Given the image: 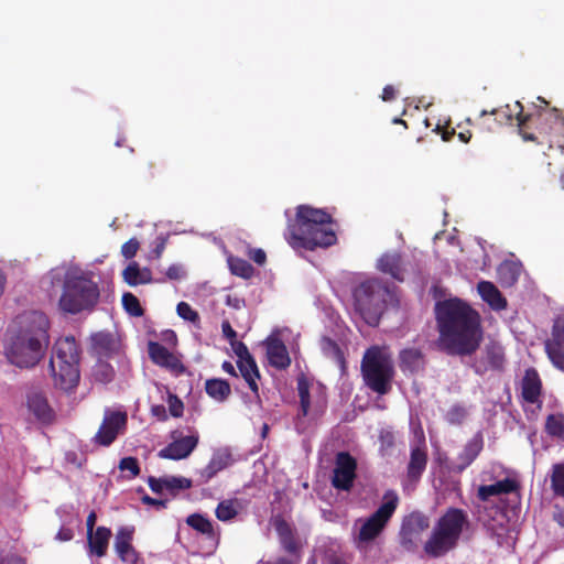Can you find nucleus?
<instances>
[{"mask_svg": "<svg viewBox=\"0 0 564 564\" xmlns=\"http://www.w3.org/2000/svg\"><path fill=\"white\" fill-rule=\"evenodd\" d=\"M118 349V343L112 334L99 332L91 336V351L97 359H108Z\"/></svg>", "mask_w": 564, "mask_h": 564, "instance_id": "18", "label": "nucleus"}, {"mask_svg": "<svg viewBox=\"0 0 564 564\" xmlns=\"http://www.w3.org/2000/svg\"><path fill=\"white\" fill-rule=\"evenodd\" d=\"M491 115H497L498 120L505 119L511 122L513 119L518 121L519 133L524 141H536L538 138L534 133L528 132L527 129L530 123L541 124L539 132L545 135L561 134L564 129V117L558 109L538 110L536 113H523V106L520 101H516L513 108L510 105L499 109L492 110Z\"/></svg>", "mask_w": 564, "mask_h": 564, "instance_id": "5", "label": "nucleus"}, {"mask_svg": "<svg viewBox=\"0 0 564 564\" xmlns=\"http://www.w3.org/2000/svg\"><path fill=\"white\" fill-rule=\"evenodd\" d=\"M395 95H397L395 88L392 85H387L382 89L381 98L383 101H391L395 98Z\"/></svg>", "mask_w": 564, "mask_h": 564, "instance_id": "60", "label": "nucleus"}, {"mask_svg": "<svg viewBox=\"0 0 564 564\" xmlns=\"http://www.w3.org/2000/svg\"><path fill=\"white\" fill-rule=\"evenodd\" d=\"M429 527L430 519L423 512L414 511L404 517L400 530L401 545L408 551H412L416 546L421 534Z\"/></svg>", "mask_w": 564, "mask_h": 564, "instance_id": "14", "label": "nucleus"}, {"mask_svg": "<svg viewBox=\"0 0 564 564\" xmlns=\"http://www.w3.org/2000/svg\"><path fill=\"white\" fill-rule=\"evenodd\" d=\"M50 321L40 311L17 315L4 333L2 350L7 360L21 369L35 367L50 345Z\"/></svg>", "mask_w": 564, "mask_h": 564, "instance_id": "2", "label": "nucleus"}, {"mask_svg": "<svg viewBox=\"0 0 564 564\" xmlns=\"http://www.w3.org/2000/svg\"><path fill=\"white\" fill-rule=\"evenodd\" d=\"M550 481L554 496L564 498V463L552 466Z\"/></svg>", "mask_w": 564, "mask_h": 564, "instance_id": "39", "label": "nucleus"}, {"mask_svg": "<svg viewBox=\"0 0 564 564\" xmlns=\"http://www.w3.org/2000/svg\"><path fill=\"white\" fill-rule=\"evenodd\" d=\"M518 482L514 479L511 478H505L502 480H499L492 485H482L479 486L477 491V497L481 501L489 500L490 497L494 496H500V495H508L518 489Z\"/></svg>", "mask_w": 564, "mask_h": 564, "instance_id": "25", "label": "nucleus"}, {"mask_svg": "<svg viewBox=\"0 0 564 564\" xmlns=\"http://www.w3.org/2000/svg\"><path fill=\"white\" fill-rule=\"evenodd\" d=\"M237 367L251 392L256 397H259V386L257 381L260 379L261 376L254 358L237 360Z\"/></svg>", "mask_w": 564, "mask_h": 564, "instance_id": "29", "label": "nucleus"}, {"mask_svg": "<svg viewBox=\"0 0 564 564\" xmlns=\"http://www.w3.org/2000/svg\"><path fill=\"white\" fill-rule=\"evenodd\" d=\"M230 462V456L227 454H214L209 463L202 468L198 474L200 482L206 484L214 478L219 471L224 470Z\"/></svg>", "mask_w": 564, "mask_h": 564, "instance_id": "30", "label": "nucleus"}, {"mask_svg": "<svg viewBox=\"0 0 564 564\" xmlns=\"http://www.w3.org/2000/svg\"><path fill=\"white\" fill-rule=\"evenodd\" d=\"M477 290L482 301L486 302L492 310L501 311L507 307V300L492 282L480 281L477 285Z\"/></svg>", "mask_w": 564, "mask_h": 564, "instance_id": "23", "label": "nucleus"}, {"mask_svg": "<svg viewBox=\"0 0 564 564\" xmlns=\"http://www.w3.org/2000/svg\"><path fill=\"white\" fill-rule=\"evenodd\" d=\"M392 296L390 289L379 279H368L352 291L355 308L370 326L379 324L387 302Z\"/></svg>", "mask_w": 564, "mask_h": 564, "instance_id": "8", "label": "nucleus"}, {"mask_svg": "<svg viewBox=\"0 0 564 564\" xmlns=\"http://www.w3.org/2000/svg\"><path fill=\"white\" fill-rule=\"evenodd\" d=\"M357 460L348 452H338L335 456L332 485L343 491H349L356 479Z\"/></svg>", "mask_w": 564, "mask_h": 564, "instance_id": "13", "label": "nucleus"}, {"mask_svg": "<svg viewBox=\"0 0 564 564\" xmlns=\"http://www.w3.org/2000/svg\"><path fill=\"white\" fill-rule=\"evenodd\" d=\"M99 296V286L96 282L84 274L67 273L58 306L63 312L75 315L83 311H91Z\"/></svg>", "mask_w": 564, "mask_h": 564, "instance_id": "7", "label": "nucleus"}, {"mask_svg": "<svg viewBox=\"0 0 564 564\" xmlns=\"http://www.w3.org/2000/svg\"><path fill=\"white\" fill-rule=\"evenodd\" d=\"M111 538V530L106 527H98L96 531L87 534V542L89 552L98 557L106 555L108 550L109 540Z\"/></svg>", "mask_w": 564, "mask_h": 564, "instance_id": "26", "label": "nucleus"}, {"mask_svg": "<svg viewBox=\"0 0 564 564\" xmlns=\"http://www.w3.org/2000/svg\"><path fill=\"white\" fill-rule=\"evenodd\" d=\"M227 261L231 274L246 280H249L253 276L254 268L247 260L239 257L229 256Z\"/></svg>", "mask_w": 564, "mask_h": 564, "instance_id": "35", "label": "nucleus"}, {"mask_svg": "<svg viewBox=\"0 0 564 564\" xmlns=\"http://www.w3.org/2000/svg\"><path fill=\"white\" fill-rule=\"evenodd\" d=\"M239 509L240 503L238 499H226L217 505L215 514L219 521L227 522L237 517Z\"/></svg>", "mask_w": 564, "mask_h": 564, "instance_id": "34", "label": "nucleus"}, {"mask_svg": "<svg viewBox=\"0 0 564 564\" xmlns=\"http://www.w3.org/2000/svg\"><path fill=\"white\" fill-rule=\"evenodd\" d=\"M498 273L503 282L511 285L518 280L520 268L513 262H505L499 267Z\"/></svg>", "mask_w": 564, "mask_h": 564, "instance_id": "43", "label": "nucleus"}, {"mask_svg": "<svg viewBox=\"0 0 564 564\" xmlns=\"http://www.w3.org/2000/svg\"><path fill=\"white\" fill-rule=\"evenodd\" d=\"M169 412L173 417H181L184 412L183 401L173 393L167 395Z\"/></svg>", "mask_w": 564, "mask_h": 564, "instance_id": "49", "label": "nucleus"}, {"mask_svg": "<svg viewBox=\"0 0 564 564\" xmlns=\"http://www.w3.org/2000/svg\"><path fill=\"white\" fill-rule=\"evenodd\" d=\"M205 391L217 402L226 401L231 394V388L227 380L213 378L207 379L205 382Z\"/></svg>", "mask_w": 564, "mask_h": 564, "instance_id": "33", "label": "nucleus"}, {"mask_svg": "<svg viewBox=\"0 0 564 564\" xmlns=\"http://www.w3.org/2000/svg\"><path fill=\"white\" fill-rule=\"evenodd\" d=\"M97 516L95 511H91L86 519L87 534L94 531Z\"/></svg>", "mask_w": 564, "mask_h": 564, "instance_id": "63", "label": "nucleus"}, {"mask_svg": "<svg viewBox=\"0 0 564 564\" xmlns=\"http://www.w3.org/2000/svg\"><path fill=\"white\" fill-rule=\"evenodd\" d=\"M435 130L438 133H441V137H442L443 141H449L455 135V130L454 129L448 130L446 128H442L441 126H437Z\"/></svg>", "mask_w": 564, "mask_h": 564, "instance_id": "61", "label": "nucleus"}, {"mask_svg": "<svg viewBox=\"0 0 564 564\" xmlns=\"http://www.w3.org/2000/svg\"><path fill=\"white\" fill-rule=\"evenodd\" d=\"M164 487L172 495H176L180 490L189 489L192 480L181 476H165Z\"/></svg>", "mask_w": 564, "mask_h": 564, "instance_id": "41", "label": "nucleus"}, {"mask_svg": "<svg viewBox=\"0 0 564 564\" xmlns=\"http://www.w3.org/2000/svg\"><path fill=\"white\" fill-rule=\"evenodd\" d=\"M149 356L155 365L170 369L175 373H183L185 371V367L180 358L162 344L151 341L149 344Z\"/></svg>", "mask_w": 564, "mask_h": 564, "instance_id": "16", "label": "nucleus"}, {"mask_svg": "<svg viewBox=\"0 0 564 564\" xmlns=\"http://www.w3.org/2000/svg\"><path fill=\"white\" fill-rule=\"evenodd\" d=\"M377 269L384 274H389L397 281H404L403 260L398 252L383 253L378 260Z\"/></svg>", "mask_w": 564, "mask_h": 564, "instance_id": "20", "label": "nucleus"}, {"mask_svg": "<svg viewBox=\"0 0 564 564\" xmlns=\"http://www.w3.org/2000/svg\"><path fill=\"white\" fill-rule=\"evenodd\" d=\"M545 431L556 437H564V415L550 414L546 417Z\"/></svg>", "mask_w": 564, "mask_h": 564, "instance_id": "42", "label": "nucleus"}, {"mask_svg": "<svg viewBox=\"0 0 564 564\" xmlns=\"http://www.w3.org/2000/svg\"><path fill=\"white\" fill-rule=\"evenodd\" d=\"M186 523L194 530L207 535L208 538H214L215 535L213 523L209 521V519L199 513H193L188 516Z\"/></svg>", "mask_w": 564, "mask_h": 564, "instance_id": "38", "label": "nucleus"}, {"mask_svg": "<svg viewBox=\"0 0 564 564\" xmlns=\"http://www.w3.org/2000/svg\"><path fill=\"white\" fill-rule=\"evenodd\" d=\"M0 564H26L25 560L18 555H9L1 560Z\"/></svg>", "mask_w": 564, "mask_h": 564, "instance_id": "62", "label": "nucleus"}, {"mask_svg": "<svg viewBox=\"0 0 564 564\" xmlns=\"http://www.w3.org/2000/svg\"><path fill=\"white\" fill-rule=\"evenodd\" d=\"M275 531L278 533L282 549L291 554L297 555L301 550V544L297 541L291 525L283 519L275 521Z\"/></svg>", "mask_w": 564, "mask_h": 564, "instance_id": "24", "label": "nucleus"}, {"mask_svg": "<svg viewBox=\"0 0 564 564\" xmlns=\"http://www.w3.org/2000/svg\"><path fill=\"white\" fill-rule=\"evenodd\" d=\"M91 376L96 382L109 383L115 378L113 367L105 359H97V362L93 367Z\"/></svg>", "mask_w": 564, "mask_h": 564, "instance_id": "36", "label": "nucleus"}, {"mask_svg": "<svg viewBox=\"0 0 564 564\" xmlns=\"http://www.w3.org/2000/svg\"><path fill=\"white\" fill-rule=\"evenodd\" d=\"M323 349L327 355H332L336 361L344 364V354L336 341L329 338L324 339Z\"/></svg>", "mask_w": 564, "mask_h": 564, "instance_id": "48", "label": "nucleus"}, {"mask_svg": "<svg viewBox=\"0 0 564 564\" xmlns=\"http://www.w3.org/2000/svg\"><path fill=\"white\" fill-rule=\"evenodd\" d=\"M134 528L133 527H122L117 531L116 540H115V550L120 557L121 561H128L127 556L130 552H133L132 547V539H133Z\"/></svg>", "mask_w": 564, "mask_h": 564, "instance_id": "31", "label": "nucleus"}, {"mask_svg": "<svg viewBox=\"0 0 564 564\" xmlns=\"http://www.w3.org/2000/svg\"><path fill=\"white\" fill-rule=\"evenodd\" d=\"M28 408L37 420L44 423L51 422L54 417V412L42 393L33 392L29 394Z\"/></svg>", "mask_w": 564, "mask_h": 564, "instance_id": "27", "label": "nucleus"}, {"mask_svg": "<svg viewBox=\"0 0 564 564\" xmlns=\"http://www.w3.org/2000/svg\"><path fill=\"white\" fill-rule=\"evenodd\" d=\"M166 276L169 280L177 281L184 278L185 271L180 264H172L166 270Z\"/></svg>", "mask_w": 564, "mask_h": 564, "instance_id": "52", "label": "nucleus"}, {"mask_svg": "<svg viewBox=\"0 0 564 564\" xmlns=\"http://www.w3.org/2000/svg\"><path fill=\"white\" fill-rule=\"evenodd\" d=\"M544 351L553 367L564 371V314L553 318L550 336L544 340Z\"/></svg>", "mask_w": 564, "mask_h": 564, "instance_id": "12", "label": "nucleus"}, {"mask_svg": "<svg viewBox=\"0 0 564 564\" xmlns=\"http://www.w3.org/2000/svg\"><path fill=\"white\" fill-rule=\"evenodd\" d=\"M466 416V409L459 404L453 405L446 413V420L451 424H460Z\"/></svg>", "mask_w": 564, "mask_h": 564, "instance_id": "47", "label": "nucleus"}, {"mask_svg": "<svg viewBox=\"0 0 564 564\" xmlns=\"http://www.w3.org/2000/svg\"><path fill=\"white\" fill-rule=\"evenodd\" d=\"M399 505V497L394 490H388L383 495L382 505L366 520L361 521L359 531L355 538L358 549L366 547L375 541L386 529Z\"/></svg>", "mask_w": 564, "mask_h": 564, "instance_id": "10", "label": "nucleus"}, {"mask_svg": "<svg viewBox=\"0 0 564 564\" xmlns=\"http://www.w3.org/2000/svg\"><path fill=\"white\" fill-rule=\"evenodd\" d=\"M79 350L74 337H64L56 340L50 360V369L54 384L64 391H72L77 387L79 373Z\"/></svg>", "mask_w": 564, "mask_h": 564, "instance_id": "6", "label": "nucleus"}, {"mask_svg": "<svg viewBox=\"0 0 564 564\" xmlns=\"http://www.w3.org/2000/svg\"><path fill=\"white\" fill-rule=\"evenodd\" d=\"M173 440L165 447L160 449L158 456L164 459L180 460L188 457L196 448L199 436L196 432L187 436H182L181 432L175 430L171 433Z\"/></svg>", "mask_w": 564, "mask_h": 564, "instance_id": "15", "label": "nucleus"}, {"mask_svg": "<svg viewBox=\"0 0 564 564\" xmlns=\"http://www.w3.org/2000/svg\"><path fill=\"white\" fill-rule=\"evenodd\" d=\"M361 375L365 384L373 392L383 395L390 392L394 377L393 361L379 346L368 348L361 360Z\"/></svg>", "mask_w": 564, "mask_h": 564, "instance_id": "9", "label": "nucleus"}, {"mask_svg": "<svg viewBox=\"0 0 564 564\" xmlns=\"http://www.w3.org/2000/svg\"><path fill=\"white\" fill-rule=\"evenodd\" d=\"M119 469L121 471H129L130 473L129 478H135L137 476L140 475V471H141L139 460H138V458H135L133 456L123 457L119 462Z\"/></svg>", "mask_w": 564, "mask_h": 564, "instance_id": "45", "label": "nucleus"}, {"mask_svg": "<svg viewBox=\"0 0 564 564\" xmlns=\"http://www.w3.org/2000/svg\"><path fill=\"white\" fill-rule=\"evenodd\" d=\"M148 485L154 494L161 495L163 492V490L165 489L164 477L156 478V477L150 476L148 478Z\"/></svg>", "mask_w": 564, "mask_h": 564, "instance_id": "53", "label": "nucleus"}, {"mask_svg": "<svg viewBox=\"0 0 564 564\" xmlns=\"http://www.w3.org/2000/svg\"><path fill=\"white\" fill-rule=\"evenodd\" d=\"M440 344L452 356H470L480 346L482 329L479 313L467 302L454 297L435 304Z\"/></svg>", "mask_w": 564, "mask_h": 564, "instance_id": "1", "label": "nucleus"}, {"mask_svg": "<svg viewBox=\"0 0 564 564\" xmlns=\"http://www.w3.org/2000/svg\"><path fill=\"white\" fill-rule=\"evenodd\" d=\"M486 360L494 370H502L505 366V351L500 345L490 344L486 347Z\"/></svg>", "mask_w": 564, "mask_h": 564, "instance_id": "37", "label": "nucleus"}, {"mask_svg": "<svg viewBox=\"0 0 564 564\" xmlns=\"http://www.w3.org/2000/svg\"><path fill=\"white\" fill-rule=\"evenodd\" d=\"M140 243L135 238H131L127 242H124L121 247V254L126 259H132L138 250H139Z\"/></svg>", "mask_w": 564, "mask_h": 564, "instance_id": "50", "label": "nucleus"}, {"mask_svg": "<svg viewBox=\"0 0 564 564\" xmlns=\"http://www.w3.org/2000/svg\"><path fill=\"white\" fill-rule=\"evenodd\" d=\"M176 312L178 316L185 321H188L193 324L199 322L198 313L192 308V306L186 302H180L176 306Z\"/></svg>", "mask_w": 564, "mask_h": 564, "instance_id": "46", "label": "nucleus"}, {"mask_svg": "<svg viewBox=\"0 0 564 564\" xmlns=\"http://www.w3.org/2000/svg\"><path fill=\"white\" fill-rule=\"evenodd\" d=\"M521 394L525 402L536 403L542 393V381L539 372L534 368H528L524 372L521 383Z\"/></svg>", "mask_w": 564, "mask_h": 564, "instance_id": "17", "label": "nucleus"}, {"mask_svg": "<svg viewBox=\"0 0 564 564\" xmlns=\"http://www.w3.org/2000/svg\"><path fill=\"white\" fill-rule=\"evenodd\" d=\"M74 538V532L69 528H61L56 534V539L62 542L70 541Z\"/></svg>", "mask_w": 564, "mask_h": 564, "instance_id": "59", "label": "nucleus"}, {"mask_svg": "<svg viewBox=\"0 0 564 564\" xmlns=\"http://www.w3.org/2000/svg\"><path fill=\"white\" fill-rule=\"evenodd\" d=\"M465 510L451 507L435 522L430 538L424 543V552L433 558L442 557L455 550L463 532L469 528Z\"/></svg>", "mask_w": 564, "mask_h": 564, "instance_id": "4", "label": "nucleus"}, {"mask_svg": "<svg viewBox=\"0 0 564 564\" xmlns=\"http://www.w3.org/2000/svg\"><path fill=\"white\" fill-rule=\"evenodd\" d=\"M123 310L133 317H141L144 315V310L140 304L139 299L131 292H124L121 297Z\"/></svg>", "mask_w": 564, "mask_h": 564, "instance_id": "40", "label": "nucleus"}, {"mask_svg": "<svg viewBox=\"0 0 564 564\" xmlns=\"http://www.w3.org/2000/svg\"><path fill=\"white\" fill-rule=\"evenodd\" d=\"M267 356L269 364L279 369H286L291 365L286 346L279 338H269L267 340Z\"/></svg>", "mask_w": 564, "mask_h": 564, "instance_id": "19", "label": "nucleus"}, {"mask_svg": "<svg viewBox=\"0 0 564 564\" xmlns=\"http://www.w3.org/2000/svg\"><path fill=\"white\" fill-rule=\"evenodd\" d=\"M399 367L402 372L417 373L425 367V357L417 348H405L400 351Z\"/></svg>", "mask_w": 564, "mask_h": 564, "instance_id": "22", "label": "nucleus"}, {"mask_svg": "<svg viewBox=\"0 0 564 564\" xmlns=\"http://www.w3.org/2000/svg\"><path fill=\"white\" fill-rule=\"evenodd\" d=\"M332 223L333 218L326 210L300 205L294 223L288 227L285 238L293 248H327L337 242V236L329 227Z\"/></svg>", "mask_w": 564, "mask_h": 564, "instance_id": "3", "label": "nucleus"}, {"mask_svg": "<svg viewBox=\"0 0 564 564\" xmlns=\"http://www.w3.org/2000/svg\"><path fill=\"white\" fill-rule=\"evenodd\" d=\"M141 500L143 503L149 505V506H154L158 509L166 508V503H167L166 500L155 499L148 495H144Z\"/></svg>", "mask_w": 564, "mask_h": 564, "instance_id": "58", "label": "nucleus"}, {"mask_svg": "<svg viewBox=\"0 0 564 564\" xmlns=\"http://www.w3.org/2000/svg\"><path fill=\"white\" fill-rule=\"evenodd\" d=\"M554 520L564 528V506L558 508L553 516Z\"/></svg>", "mask_w": 564, "mask_h": 564, "instance_id": "64", "label": "nucleus"}, {"mask_svg": "<svg viewBox=\"0 0 564 564\" xmlns=\"http://www.w3.org/2000/svg\"><path fill=\"white\" fill-rule=\"evenodd\" d=\"M249 258L259 265H263L267 261V254L263 249H250L248 252Z\"/></svg>", "mask_w": 564, "mask_h": 564, "instance_id": "54", "label": "nucleus"}, {"mask_svg": "<svg viewBox=\"0 0 564 564\" xmlns=\"http://www.w3.org/2000/svg\"><path fill=\"white\" fill-rule=\"evenodd\" d=\"M128 423V415L123 411L107 409L104 420L96 433L94 441L101 446L111 445L119 434L123 433Z\"/></svg>", "mask_w": 564, "mask_h": 564, "instance_id": "11", "label": "nucleus"}, {"mask_svg": "<svg viewBox=\"0 0 564 564\" xmlns=\"http://www.w3.org/2000/svg\"><path fill=\"white\" fill-rule=\"evenodd\" d=\"M122 279L129 286L149 284L152 282V272L149 268H140L138 262H130L122 271Z\"/></svg>", "mask_w": 564, "mask_h": 564, "instance_id": "28", "label": "nucleus"}, {"mask_svg": "<svg viewBox=\"0 0 564 564\" xmlns=\"http://www.w3.org/2000/svg\"><path fill=\"white\" fill-rule=\"evenodd\" d=\"M324 564H344L343 557L334 551L325 552L323 556Z\"/></svg>", "mask_w": 564, "mask_h": 564, "instance_id": "57", "label": "nucleus"}, {"mask_svg": "<svg viewBox=\"0 0 564 564\" xmlns=\"http://www.w3.org/2000/svg\"><path fill=\"white\" fill-rule=\"evenodd\" d=\"M230 345L232 346V349H234L235 354L237 355L238 360L253 358L251 356V354L249 352V349L245 343L236 340V341L231 343Z\"/></svg>", "mask_w": 564, "mask_h": 564, "instance_id": "51", "label": "nucleus"}, {"mask_svg": "<svg viewBox=\"0 0 564 564\" xmlns=\"http://www.w3.org/2000/svg\"><path fill=\"white\" fill-rule=\"evenodd\" d=\"M427 454L424 448L414 447L411 449L410 462L408 465V476L410 479H419L426 468Z\"/></svg>", "mask_w": 564, "mask_h": 564, "instance_id": "32", "label": "nucleus"}, {"mask_svg": "<svg viewBox=\"0 0 564 564\" xmlns=\"http://www.w3.org/2000/svg\"><path fill=\"white\" fill-rule=\"evenodd\" d=\"M221 330H223V335L229 340L230 344L237 340V333L231 327V325L228 321L223 322Z\"/></svg>", "mask_w": 564, "mask_h": 564, "instance_id": "55", "label": "nucleus"}, {"mask_svg": "<svg viewBox=\"0 0 564 564\" xmlns=\"http://www.w3.org/2000/svg\"><path fill=\"white\" fill-rule=\"evenodd\" d=\"M297 391L300 397L301 404V414L306 416L310 411L311 400H310V384L306 379L301 378L297 381Z\"/></svg>", "mask_w": 564, "mask_h": 564, "instance_id": "44", "label": "nucleus"}, {"mask_svg": "<svg viewBox=\"0 0 564 564\" xmlns=\"http://www.w3.org/2000/svg\"><path fill=\"white\" fill-rule=\"evenodd\" d=\"M484 447L482 436L478 433L470 438L458 455V464L453 467L454 471L465 470L480 454Z\"/></svg>", "mask_w": 564, "mask_h": 564, "instance_id": "21", "label": "nucleus"}, {"mask_svg": "<svg viewBox=\"0 0 564 564\" xmlns=\"http://www.w3.org/2000/svg\"><path fill=\"white\" fill-rule=\"evenodd\" d=\"M152 416L156 417L159 421L164 422L167 420V412L163 404H155L151 406Z\"/></svg>", "mask_w": 564, "mask_h": 564, "instance_id": "56", "label": "nucleus"}]
</instances>
